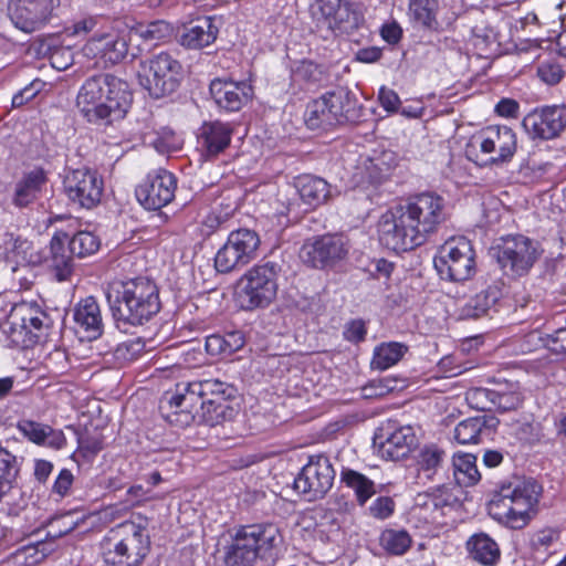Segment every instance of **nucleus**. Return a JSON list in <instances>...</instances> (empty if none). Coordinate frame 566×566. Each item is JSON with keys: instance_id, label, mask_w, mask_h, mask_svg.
<instances>
[{"instance_id": "nucleus-34", "label": "nucleus", "mask_w": 566, "mask_h": 566, "mask_svg": "<svg viewBox=\"0 0 566 566\" xmlns=\"http://www.w3.org/2000/svg\"><path fill=\"white\" fill-rule=\"evenodd\" d=\"M471 14L475 15V23L471 27L472 43L480 55H488L497 42V33L481 12L474 11Z\"/></svg>"}, {"instance_id": "nucleus-20", "label": "nucleus", "mask_w": 566, "mask_h": 566, "mask_svg": "<svg viewBox=\"0 0 566 566\" xmlns=\"http://www.w3.org/2000/svg\"><path fill=\"white\" fill-rule=\"evenodd\" d=\"M522 126L533 139H553L566 128V108L557 105L535 108L523 118Z\"/></svg>"}, {"instance_id": "nucleus-46", "label": "nucleus", "mask_w": 566, "mask_h": 566, "mask_svg": "<svg viewBox=\"0 0 566 566\" xmlns=\"http://www.w3.org/2000/svg\"><path fill=\"white\" fill-rule=\"evenodd\" d=\"M99 248V240L88 231H80L69 240V252L78 258L95 253Z\"/></svg>"}, {"instance_id": "nucleus-15", "label": "nucleus", "mask_w": 566, "mask_h": 566, "mask_svg": "<svg viewBox=\"0 0 566 566\" xmlns=\"http://www.w3.org/2000/svg\"><path fill=\"white\" fill-rule=\"evenodd\" d=\"M334 480L335 470L329 458L322 453L313 454L294 479V489L307 501H317L328 493Z\"/></svg>"}, {"instance_id": "nucleus-3", "label": "nucleus", "mask_w": 566, "mask_h": 566, "mask_svg": "<svg viewBox=\"0 0 566 566\" xmlns=\"http://www.w3.org/2000/svg\"><path fill=\"white\" fill-rule=\"evenodd\" d=\"M106 300L118 327L143 325L160 310L158 289L146 277L111 283Z\"/></svg>"}, {"instance_id": "nucleus-42", "label": "nucleus", "mask_w": 566, "mask_h": 566, "mask_svg": "<svg viewBox=\"0 0 566 566\" xmlns=\"http://www.w3.org/2000/svg\"><path fill=\"white\" fill-rule=\"evenodd\" d=\"M476 458L472 454H459L453 458V474L458 484L473 485L480 480Z\"/></svg>"}, {"instance_id": "nucleus-57", "label": "nucleus", "mask_w": 566, "mask_h": 566, "mask_svg": "<svg viewBox=\"0 0 566 566\" xmlns=\"http://www.w3.org/2000/svg\"><path fill=\"white\" fill-rule=\"evenodd\" d=\"M226 217L221 213L217 212H210L208 213L200 224V232L205 237H210L212 233H214L222 223L226 222Z\"/></svg>"}, {"instance_id": "nucleus-58", "label": "nucleus", "mask_w": 566, "mask_h": 566, "mask_svg": "<svg viewBox=\"0 0 566 566\" xmlns=\"http://www.w3.org/2000/svg\"><path fill=\"white\" fill-rule=\"evenodd\" d=\"M411 545V537L406 531H391V555L405 554Z\"/></svg>"}, {"instance_id": "nucleus-38", "label": "nucleus", "mask_w": 566, "mask_h": 566, "mask_svg": "<svg viewBox=\"0 0 566 566\" xmlns=\"http://www.w3.org/2000/svg\"><path fill=\"white\" fill-rule=\"evenodd\" d=\"M489 428L486 417H471L457 424L453 430V438L460 444H474L480 441V437Z\"/></svg>"}, {"instance_id": "nucleus-11", "label": "nucleus", "mask_w": 566, "mask_h": 566, "mask_svg": "<svg viewBox=\"0 0 566 566\" xmlns=\"http://www.w3.org/2000/svg\"><path fill=\"white\" fill-rule=\"evenodd\" d=\"M474 250L467 238H451L440 247L434 266L442 279L462 282L474 274Z\"/></svg>"}, {"instance_id": "nucleus-14", "label": "nucleus", "mask_w": 566, "mask_h": 566, "mask_svg": "<svg viewBox=\"0 0 566 566\" xmlns=\"http://www.w3.org/2000/svg\"><path fill=\"white\" fill-rule=\"evenodd\" d=\"M260 243V237L253 230L243 228L232 231L214 256L216 270L229 273L247 265L256 258Z\"/></svg>"}, {"instance_id": "nucleus-30", "label": "nucleus", "mask_w": 566, "mask_h": 566, "mask_svg": "<svg viewBox=\"0 0 566 566\" xmlns=\"http://www.w3.org/2000/svg\"><path fill=\"white\" fill-rule=\"evenodd\" d=\"M18 429L25 438L36 444H45L54 449H61L65 444L63 432L54 430L48 424L23 419L19 421Z\"/></svg>"}, {"instance_id": "nucleus-31", "label": "nucleus", "mask_w": 566, "mask_h": 566, "mask_svg": "<svg viewBox=\"0 0 566 566\" xmlns=\"http://www.w3.org/2000/svg\"><path fill=\"white\" fill-rule=\"evenodd\" d=\"M229 400H208L201 401L196 409V420L206 423L210 427L221 424L224 421L231 420L237 410L230 406Z\"/></svg>"}, {"instance_id": "nucleus-59", "label": "nucleus", "mask_w": 566, "mask_h": 566, "mask_svg": "<svg viewBox=\"0 0 566 566\" xmlns=\"http://www.w3.org/2000/svg\"><path fill=\"white\" fill-rule=\"evenodd\" d=\"M40 82H33L30 85L25 86L24 88L20 90L17 94L12 97V107H21L27 102L31 101L36 96V94L40 92Z\"/></svg>"}, {"instance_id": "nucleus-5", "label": "nucleus", "mask_w": 566, "mask_h": 566, "mask_svg": "<svg viewBox=\"0 0 566 566\" xmlns=\"http://www.w3.org/2000/svg\"><path fill=\"white\" fill-rule=\"evenodd\" d=\"M235 396V388L219 379H205L179 382L175 392H166L160 402L163 417L176 427L185 428L196 420V409L201 401L230 400Z\"/></svg>"}, {"instance_id": "nucleus-63", "label": "nucleus", "mask_w": 566, "mask_h": 566, "mask_svg": "<svg viewBox=\"0 0 566 566\" xmlns=\"http://www.w3.org/2000/svg\"><path fill=\"white\" fill-rule=\"evenodd\" d=\"M224 338V352L226 356H229L237 350L241 349L244 345V337L241 332H231L226 335H222Z\"/></svg>"}, {"instance_id": "nucleus-9", "label": "nucleus", "mask_w": 566, "mask_h": 566, "mask_svg": "<svg viewBox=\"0 0 566 566\" xmlns=\"http://www.w3.org/2000/svg\"><path fill=\"white\" fill-rule=\"evenodd\" d=\"M282 265L274 261H262L239 279L237 300L244 311L266 308L276 298Z\"/></svg>"}, {"instance_id": "nucleus-21", "label": "nucleus", "mask_w": 566, "mask_h": 566, "mask_svg": "<svg viewBox=\"0 0 566 566\" xmlns=\"http://www.w3.org/2000/svg\"><path fill=\"white\" fill-rule=\"evenodd\" d=\"M82 52L88 59H96L105 66L122 62L128 52V43L117 31L93 34L84 44Z\"/></svg>"}, {"instance_id": "nucleus-37", "label": "nucleus", "mask_w": 566, "mask_h": 566, "mask_svg": "<svg viewBox=\"0 0 566 566\" xmlns=\"http://www.w3.org/2000/svg\"><path fill=\"white\" fill-rule=\"evenodd\" d=\"M218 34V29L209 18L198 20L182 36V43L190 49H201L211 44Z\"/></svg>"}, {"instance_id": "nucleus-13", "label": "nucleus", "mask_w": 566, "mask_h": 566, "mask_svg": "<svg viewBox=\"0 0 566 566\" xmlns=\"http://www.w3.org/2000/svg\"><path fill=\"white\" fill-rule=\"evenodd\" d=\"M493 250L501 269L518 276L528 273L541 255L539 244L522 234L501 238Z\"/></svg>"}, {"instance_id": "nucleus-32", "label": "nucleus", "mask_w": 566, "mask_h": 566, "mask_svg": "<svg viewBox=\"0 0 566 566\" xmlns=\"http://www.w3.org/2000/svg\"><path fill=\"white\" fill-rule=\"evenodd\" d=\"M363 23V12L346 1L325 22L329 30L347 34L359 29Z\"/></svg>"}, {"instance_id": "nucleus-35", "label": "nucleus", "mask_w": 566, "mask_h": 566, "mask_svg": "<svg viewBox=\"0 0 566 566\" xmlns=\"http://www.w3.org/2000/svg\"><path fill=\"white\" fill-rule=\"evenodd\" d=\"M45 318L46 315L39 308L22 304L13 308L9 315V323L12 329L19 326L21 332L32 333L33 331L42 329Z\"/></svg>"}, {"instance_id": "nucleus-25", "label": "nucleus", "mask_w": 566, "mask_h": 566, "mask_svg": "<svg viewBox=\"0 0 566 566\" xmlns=\"http://www.w3.org/2000/svg\"><path fill=\"white\" fill-rule=\"evenodd\" d=\"M20 473V462L15 454L0 447V502L17 492L22 496L21 491L17 488V480ZM9 514L19 515L25 507L27 502L23 497L19 503H10Z\"/></svg>"}, {"instance_id": "nucleus-49", "label": "nucleus", "mask_w": 566, "mask_h": 566, "mask_svg": "<svg viewBox=\"0 0 566 566\" xmlns=\"http://www.w3.org/2000/svg\"><path fill=\"white\" fill-rule=\"evenodd\" d=\"M80 520L74 518V514L67 512L64 515L52 518L49 523L48 535L52 538L62 537L78 526Z\"/></svg>"}, {"instance_id": "nucleus-7", "label": "nucleus", "mask_w": 566, "mask_h": 566, "mask_svg": "<svg viewBox=\"0 0 566 566\" xmlns=\"http://www.w3.org/2000/svg\"><path fill=\"white\" fill-rule=\"evenodd\" d=\"M148 518L133 515L109 530L102 543L103 559L108 566H138L150 549Z\"/></svg>"}, {"instance_id": "nucleus-8", "label": "nucleus", "mask_w": 566, "mask_h": 566, "mask_svg": "<svg viewBox=\"0 0 566 566\" xmlns=\"http://www.w3.org/2000/svg\"><path fill=\"white\" fill-rule=\"evenodd\" d=\"M360 116L361 109L355 95L346 87H338L310 102L304 120L312 130H329L347 123H356Z\"/></svg>"}, {"instance_id": "nucleus-64", "label": "nucleus", "mask_w": 566, "mask_h": 566, "mask_svg": "<svg viewBox=\"0 0 566 566\" xmlns=\"http://www.w3.org/2000/svg\"><path fill=\"white\" fill-rule=\"evenodd\" d=\"M371 367L380 370L389 368V344L382 343L375 349Z\"/></svg>"}, {"instance_id": "nucleus-4", "label": "nucleus", "mask_w": 566, "mask_h": 566, "mask_svg": "<svg viewBox=\"0 0 566 566\" xmlns=\"http://www.w3.org/2000/svg\"><path fill=\"white\" fill-rule=\"evenodd\" d=\"M541 494L542 486L535 480L514 476L493 492L489 514L512 530H521L535 515Z\"/></svg>"}, {"instance_id": "nucleus-53", "label": "nucleus", "mask_w": 566, "mask_h": 566, "mask_svg": "<svg viewBox=\"0 0 566 566\" xmlns=\"http://www.w3.org/2000/svg\"><path fill=\"white\" fill-rule=\"evenodd\" d=\"M77 441L78 452L85 458H92L103 449L102 439L98 436L81 434Z\"/></svg>"}, {"instance_id": "nucleus-6", "label": "nucleus", "mask_w": 566, "mask_h": 566, "mask_svg": "<svg viewBox=\"0 0 566 566\" xmlns=\"http://www.w3.org/2000/svg\"><path fill=\"white\" fill-rule=\"evenodd\" d=\"M282 542L283 536L273 523L241 526L226 547V566H260L273 558Z\"/></svg>"}, {"instance_id": "nucleus-36", "label": "nucleus", "mask_w": 566, "mask_h": 566, "mask_svg": "<svg viewBox=\"0 0 566 566\" xmlns=\"http://www.w3.org/2000/svg\"><path fill=\"white\" fill-rule=\"evenodd\" d=\"M291 73L292 81L305 87L318 85L326 80L325 69L310 60L294 62Z\"/></svg>"}, {"instance_id": "nucleus-40", "label": "nucleus", "mask_w": 566, "mask_h": 566, "mask_svg": "<svg viewBox=\"0 0 566 566\" xmlns=\"http://www.w3.org/2000/svg\"><path fill=\"white\" fill-rule=\"evenodd\" d=\"M51 266L59 281H65L72 273L73 263L70 254L66 253L64 242L54 235L50 243Z\"/></svg>"}, {"instance_id": "nucleus-47", "label": "nucleus", "mask_w": 566, "mask_h": 566, "mask_svg": "<svg viewBox=\"0 0 566 566\" xmlns=\"http://www.w3.org/2000/svg\"><path fill=\"white\" fill-rule=\"evenodd\" d=\"M384 170L370 158H365L356 167L353 175V180L356 186H364L366 184L379 185L384 178Z\"/></svg>"}, {"instance_id": "nucleus-50", "label": "nucleus", "mask_w": 566, "mask_h": 566, "mask_svg": "<svg viewBox=\"0 0 566 566\" xmlns=\"http://www.w3.org/2000/svg\"><path fill=\"white\" fill-rule=\"evenodd\" d=\"M465 400L469 406L476 410H493V389L472 388L467 391Z\"/></svg>"}, {"instance_id": "nucleus-56", "label": "nucleus", "mask_w": 566, "mask_h": 566, "mask_svg": "<svg viewBox=\"0 0 566 566\" xmlns=\"http://www.w3.org/2000/svg\"><path fill=\"white\" fill-rule=\"evenodd\" d=\"M343 335L346 340L353 343L361 342L366 335L365 323L361 319H354L347 323L345 325Z\"/></svg>"}, {"instance_id": "nucleus-22", "label": "nucleus", "mask_w": 566, "mask_h": 566, "mask_svg": "<svg viewBox=\"0 0 566 566\" xmlns=\"http://www.w3.org/2000/svg\"><path fill=\"white\" fill-rule=\"evenodd\" d=\"M346 253L343 238L328 234L305 242L300 256L304 263L313 268H324L342 260Z\"/></svg>"}, {"instance_id": "nucleus-48", "label": "nucleus", "mask_w": 566, "mask_h": 566, "mask_svg": "<svg viewBox=\"0 0 566 566\" xmlns=\"http://www.w3.org/2000/svg\"><path fill=\"white\" fill-rule=\"evenodd\" d=\"M522 395L516 388L493 389V410L501 412L517 409L522 403Z\"/></svg>"}, {"instance_id": "nucleus-60", "label": "nucleus", "mask_w": 566, "mask_h": 566, "mask_svg": "<svg viewBox=\"0 0 566 566\" xmlns=\"http://www.w3.org/2000/svg\"><path fill=\"white\" fill-rule=\"evenodd\" d=\"M388 442L389 432L387 428L384 426L378 427L373 437V448L385 459L389 458V449H386Z\"/></svg>"}, {"instance_id": "nucleus-2", "label": "nucleus", "mask_w": 566, "mask_h": 566, "mask_svg": "<svg viewBox=\"0 0 566 566\" xmlns=\"http://www.w3.org/2000/svg\"><path fill=\"white\" fill-rule=\"evenodd\" d=\"M132 102L128 83L109 73L87 77L76 96L77 109L95 125H109L124 118Z\"/></svg>"}, {"instance_id": "nucleus-51", "label": "nucleus", "mask_w": 566, "mask_h": 566, "mask_svg": "<svg viewBox=\"0 0 566 566\" xmlns=\"http://www.w3.org/2000/svg\"><path fill=\"white\" fill-rule=\"evenodd\" d=\"M537 76L547 85H556L565 76V72L557 61L548 60L538 64Z\"/></svg>"}, {"instance_id": "nucleus-1", "label": "nucleus", "mask_w": 566, "mask_h": 566, "mask_svg": "<svg viewBox=\"0 0 566 566\" xmlns=\"http://www.w3.org/2000/svg\"><path fill=\"white\" fill-rule=\"evenodd\" d=\"M447 219L446 200L437 193L396 199L391 206V250L405 252L423 244Z\"/></svg>"}, {"instance_id": "nucleus-17", "label": "nucleus", "mask_w": 566, "mask_h": 566, "mask_svg": "<svg viewBox=\"0 0 566 566\" xmlns=\"http://www.w3.org/2000/svg\"><path fill=\"white\" fill-rule=\"evenodd\" d=\"M457 496L446 486L419 492L413 500L411 516L424 524H440L441 518L458 505Z\"/></svg>"}, {"instance_id": "nucleus-23", "label": "nucleus", "mask_w": 566, "mask_h": 566, "mask_svg": "<svg viewBox=\"0 0 566 566\" xmlns=\"http://www.w3.org/2000/svg\"><path fill=\"white\" fill-rule=\"evenodd\" d=\"M210 95L216 105L226 112H238L253 96V87L247 81L214 78L209 85Z\"/></svg>"}, {"instance_id": "nucleus-43", "label": "nucleus", "mask_w": 566, "mask_h": 566, "mask_svg": "<svg viewBox=\"0 0 566 566\" xmlns=\"http://www.w3.org/2000/svg\"><path fill=\"white\" fill-rule=\"evenodd\" d=\"M14 243L7 260L18 265H36L42 262L43 255L35 249L33 242L17 237Z\"/></svg>"}, {"instance_id": "nucleus-24", "label": "nucleus", "mask_w": 566, "mask_h": 566, "mask_svg": "<svg viewBox=\"0 0 566 566\" xmlns=\"http://www.w3.org/2000/svg\"><path fill=\"white\" fill-rule=\"evenodd\" d=\"M233 127L221 120L205 122L198 130V149L206 159H212L223 153L231 143Z\"/></svg>"}, {"instance_id": "nucleus-27", "label": "nucleus", "mask_w": 566, "mask_h": 566, "mask_svg": "<svg viewBox=\"0 0 566 566\" xmlns=\"http://www.w3.org/2000/svg\"><path fill=\"white\" fill-rule=\"evenodd\" d=\"M46 182L48 177L43 168H34L24 174L23 177L15 182L12 203L18 208H25L33 203L39 198Z\"/></svg>"}, {"instance_id": "nucleus-16", "label": "nucleus", "mask_w": 566, "mask_h": 566, "mask_svg": "<svg viewBox=\"0 0 566 566\" xmlns=\"http://www.w3.org/2000/svg\"><path fill=\"white\" fill-rule=\"evenodd\" d=\"M67 198L85 209L96 207L103 195V179L95 170L78 168L70 171L63 181Z\"/></svg>"}, {"instance_id": "nucleus-41", "label": "nucleus", "mask_w": 566, "mask_h": 566, "mask_svg": "<svg viewBox=\"0 0 566 566\" xmlns=\"http://www.w3.org/2000/svg\"><path fill=\"white\" fill-rule=\"evenodd\" d=\"M438 0H409V12L415 21L428 29H437Z\"/></svg>"}, {"instance_id": "nucleus-52", "label": "nucleus", "mask_w": 566, "mask_h": 566, "mask_svg": "<svg viewBox=\"0 0 566 566\" xmlns=\"http://www.w3.org/2000/svg\"><path fill=\"white\" fill-rule=\"evenodd\" d=\"M424 107L420 101H416L410 105H402L399 96L391 91V114L400 113L407 118H419L422 116Z\"/></svg>"}, {"instance_id": "nucleus-54", "label": "nucleus", "mask_w": 566, "mask_h": 566, "mask_svg": "<svg viewBox=\"0 0 566 566\" xmlns=\"http://www.w3.org/2000/svg\"><path fill=\"white\" fill-rule=\"evenodd\" d=\"M138 33L145 40H160L169 33V24L165 21H153L138 28Z\"/></svg>"}, {"instance_id": "nucleus-39", "label": "nucleus", "mask_w": 566, "mask_h": 566, "mask_svg": "<svg viewBox=\"0 0 566 566\" xmlns=\"http://www.w3.org/2000/svg\"><path fill=\"white\" fill-rule=\"evenodd\" d=\"M415 429L409 426H401L391 432V461H398L409 455L417 446Z\"/></svg>"}, {"instance_id": "nucleus-45", "label": "nucleus", "mask_w": 566, "mask_h": 566, "mask_svg": "<svg viewBox=\"0 0 566 566\" xmlns=\"http://www.w3.org/2000/svg\"><path fill=\"white\" fill-rule=\"evenodd\" d=\"M342 481L355 491L357 500L361 505L365 504L375 492L373 481L354 470L343 471Z\"/></svg>"}, {"instance_id": "nucleus-33", "label": "nucleus", "mask_w": 566, "mask_h": 566, "mask_svg": "<svg viewBox=\"0 0 566 566\" xmlns=\"http://www.w3.org/2000/svg\"><path fill=\"white\" fill-rule=\"evenodd\" d=\"M501 297V290L497 285H489L485 290L476 293L462 308V317L480 318L488 315Z\"/></svg>"}, {"instance_id": "nucleus-29", "label": "nucleus", "mask_w": 566, "mask_h": 566, "mask_svg": "<svg viewBox=\"0 0 566 566\" xmlns=\"http://www.w3.org/2000/svg\"><path fill=\"white\" fill-rule=\"evenodd\" d=\"M469 557L483 565L494 566L501 557L499 544L486 533L473 534L467 542Z\"/></svg>"}, {"instance_id": "nucleus-61", "label": "nucleus", "mask_w": 566, "mask_h": 566, "mask_svg": "<svg viewBox=\"0 0 566 566\" xmlns=\"http://www.w3.org/2000/svg\"><path fill=\"white\" fill-rule=\"evenodd\" d=\"M73 474L70 470L63 469L59 473L54 484H53V492L59 494L60 496H65L71 489V485L73 483Z\"/></svg>"}, {"instance_id": "nucleus-12", "label": "nucleus", "mask_w": 566, "mask_h": 566, "mask_svg": "<svg viewBox=\"0 0 566 566\" xmlns=\"http://www.w3.org/2000/svg\"><path fill=\"white\" fill-rule=\"evenodd\" d=\"M470 146L479 148L485 165L503 166L517 150V135L506 125H490L472 137Z\"/></svg>"}, {"instance_id": "nucleus-55", "label": "nucleus", "mask_w": 566, "mask_h": 566, "mask_svg": "<svg viewBox=\"0 0 566 566\" xmlns=\"http://www.w3.org/2000/svg\"><path fill=\"white\" fill-rule=\"evenodd\" d=\"M345 0H316L314 15L324 23L344 3Z\"/></svg>"}, {"instance_id": "nucleus-28", "label": "nucleus", "mask_w": 566, "mask_h": 566, "mask_svg": "<svg viewBox=\"0 0 566 566\" xmlns=\"http://www.w3.org/2000/svg\"><path fill=\"white\" fill-rule=\"evenodd\" d=\"M295 188L303 203L312 209L326 203L331 198V185L314 175L298 176L295 179Z\"/></svg>"}, {"instance_id": "nucleus-10", "label": "nucleus", "mask_w": 566, "mask_h": 566, "mask_svg": "<svg viewBox=\"0 0 566 566\" xmlns=\"http://www.w3.org/2000/svg\"><path fill=\"white\" fill-rule=\"evenodd\" d=\"M181 80L182 66L169 53L160 52L139 63V84L154 98L176 92Z\"/></svg>"}, {"instance_id": "nucleus-26", "label": "nucleus", "mask_w": 566, "mask_h": 566, "mask_svg": "<svg viewBox=\"0 0 566 566\" xmlns=\"http://www.w3.org/2000/svg\"><path fill=\"white\" fill-rule=\"evenodd\" d=\"M73 318L77 328L85 334L87 339H97L103 334L104 323L95 297L87 296L76 303Z\"/></svg>"}, {"instance_id": "nucleus-18", "label": "nucleus", "mask_w": 566, "mask_h": 566, "mask_svg": "<svg viewBox=\"0 0 566 566\" xmlns=\"http://www.w3.org/2000/svg\"><path fill=\"white\" fill-rule=\"evenodd\" d=\"M59 6L60 0H12L10 19L21 31L32 33L49 23Z\"/></svg>"}, {"instance_id": "nucleus-62", "label": "nucleus", "mask_w": 566, "mask_h": 566, "mask_svg": "<svg viewBox=\"0 0 566 566\" xmlns=\"http://www.w3.org/2000/svg\"><path fill=\"white\" fill-rule=\"evenodd\" d=\"M520 105L515 99L502 98L495 105V113L502 117L515 118L518 115Z\"/></svg>"}, {"instance_id": "nucleus-44", "label": "nucleus", "mask_w": 566, "mask_h": 566, "mask_svg": "<svg viewBox=\"0 0 566 566\" xmlns=\"http://www.w3.org/2000/svg\"><path fill=\"white\" fill-rule=\"evenodd\" d=\"M446 453L436 446L424 447L418 457V468L423 472L427 479L431 480L438 470L442 467Z\"/></svg>"}, {"instance_id": "nucleus-19", "label": "nucleus", "mask_w": 566, "mask_h": 566, "mask_svg": "<svg viewBox=\"0 0 566 566\" xmlns=\"http://www.w3.org/2000/svg\"><path fill=\"white\" fill-rule=\"evenodd\" d=\"M176 177L167 170L149 174L136 188V198L148 210H159L175 198Z\"/></svg>"}]
</instances>
